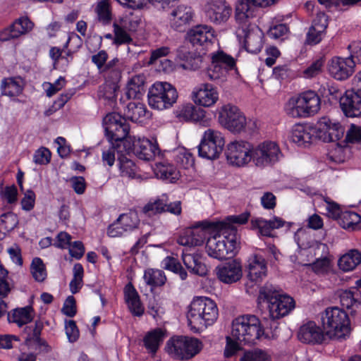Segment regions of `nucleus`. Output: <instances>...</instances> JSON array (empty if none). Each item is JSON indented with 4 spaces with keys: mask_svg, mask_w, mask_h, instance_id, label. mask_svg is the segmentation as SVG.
I'll use <instances>...</instances> for the list:
<instances>
[{
    "mask_svg": "<svg viewBox=\"0 0 361 361\" xmlns=\"http://www.w3.org/2000/svg\"><path fill=\"white\" fill-rule=\"evenodd\" d=\"M324 65V59L319 58L309 64L301 73V76L305 79L315 78L322 73Z\"/></svg>",
    "mask_w": 361,
    "mask_h": 361,
    "instance_id": "54",
    "label": "nucleus"
},
{
    "mask_svg": "<svg viewBox=\"0 0 361 361\" xmlns=\"http://www.w3.org/2000/svg\"><path fill=\"white\" fill-rule=\"evenodd\" d=\"M315 136L314 126L307 123H296L289 130L288 138L299 146L310 143Z\"/></svg>",
    "mask_w": 361,
    "mask_h": 361,
    "instance_id": "27",
    "label": "nucleus"
},
{
    "mask_svg": "<svg viewBox=\"0 0 361 361\" xmlns=\"http://www.w3.org/2000/svg\"><path fill=\"white\" fill-rule=\"evenodd\" d=\"M225 145L223 134L217 130L208 128L202 134L198 145L200 157L214 160L219 157Z\"/></svg>",
    "mask_w": 361,
    "mask_h": 361,
    "instance_id": "10",
    "label": "nucleus"
},
{
    "mask_svg": "<svg viewBox=\"0 0 361 361\" xmlns=\"http://www.w3.org/2000/svg\"><path fill=\"white\" fill-rule=\"evenodd\" d=\"M162 266L165 269L178 274L182 280H185L188 276L187 272L182 267L177 259L174 257H166L162 261Z\"/></svg>",
    "mask_w": 361,
    "mask_h": 361,
    "instance_id": "55",
    "label": "nucleus"
},
{
    "mask_svg": "<svg viewBox=\"0 0 361 361\" xmlns=\"http://www.w3.org/2000/svg\"><path fill=\"white\" fill-rule=\"evenodd\" d=\"M34 23L27 17H21L16 20L9 27L11 36L16 38L32 30Z\"/></svg>",
    "mask_w": 361,
    "mask_h": 361,
    "instance_id": "47",
    "label": "nucleus"
},
{
    "mask_svg": "<svg viewBox=\"0 0 361 361\" xmlns=\"http://www.w3.org/2000/svg\"><path fill=\"white\" fill-rule=\"evenodd\" d=\"M341 304L342 309L338 307H331L325 310L326 316H349L355 313V307H357L359 303L354 298V294L351 290H345L341 295Z\"/></svg>",
    "mask_w": 361,
    "mask_h": 361,
    "instance_id": "29",
    "label": "nucleus"
},
{
    "mask_svg": "<svg viewBox=\"0 0 361 361\" xmlns=\"http://www.w3.org/2000/svg\"><path fill=\"white\" fill-rule=\"evenodd\" d=\"M202 349V343L198 338L185 336H174L166 345L167 353L179 360H189Z\"/></svg>",
    "mask_w": 361,
    "mask_h": 361,
    "instance_id": "7",
    "label": "nucleus"
},
{
    "mask_svg": "<svg viewBox=\"0 0 361 361\" xmlns=\"http://www.w3.org/2000/svg\"><path fill=\"white\" fill-rule=\"evenodd\" d=\"M37 350L47 352L49 350V347L45 341L41 340L26 341L20 346L18 361H36Z\"/></svg>",
    "mask_w": 361,
    "mask_h": 361,
    "instance_id": "31",
    "label": "nucleus"
},
{
    "mask_svg": "<svg viewBox=\"0 0 361 361\" xmlns=\"http://www.w3.org/2000/svg\"><path fill=\"white\" fill-rule=\"evenodd\" d=\"M252 164L260 169L271 166L283 157L279 143L268 140L256 145L252 143Z\"/></svg>",
    "mask_w": 361,
    "mask_h": 361,
    "instance_id": "9",
    "label": "nucleus"
},
{
    "mask_svg": "<svg viewBox=\"0 0 361 361\" xmlns=\"http://www.w3.org/2000/svg\"><path fill=\"white\" fill-rule=\"evenodd\" d=\"M340 226L348 231L361 229V216L352 211H343L338 219Z\"/></svg>",
    "mask_w": 361,
    "mask_h": 361,
    "instance_id": "43",
    "label": "nucleus"
},
{
    "mask_svg": "<svg viewBox=\"0 0 361 361\" xmlns=\"http://www.w3.org/2000/svg\"><path fill=\"white\" fill-rule=\"evenodd\" d=\"M197 106L190 102L182 104L176 109V116L185 121L201 122L205 117L206 111Z\"/></svg>",
    "mask_w": 361,
    "mask_h": 361,
    "instance_id": "32",
    "label": "nucleus"
},
{
    "mask_svg": "<svg viewBox=\"0 0 361 361\" xmlns=\"http://www.w3.org/2000/svg\"><path fill=\"white\" fill-rule=\"evenodd\" d=\"M124 114L126 118L136 123H142L151 117L146 106L140 102H129Z\"/></svg>",
    "mask_w": 361,
    "mask_h": 361,
    "instance_id": "34",
    "label": "nucleus"
},
{
    "mask_svg": "<svg viewBox=\"0 0 361 361\" xmlns=\"http://www.w3.org/2000/svg\"><path fill=\"white\" fill-rule=\"evenodd\" d=\"M195 17V12L191 6L180 4L169 13V25L173 30L182 32L193 23Z\"/></svg>",
    "mask_w": 361,
    "mask_h": 361,
    "instance_id": "20",
    "label": "nucleus"
},
{
    "mask_svg": "<svg viewBox=\"0 0 361 361\" xmlns=\"http://www.w3.org/2000/svg\"><path fill=\"white\" fill-rule=\"evenodd\" d=\"M216 38L215 30L209 25L199 24L188 30L185 39L193 46L207 49Z\"/></svg>",
    "mask_w": 361,
    "mask_h": 361,
    "instance_id": "21",
    "label": "nucleus"
},
{
    "mask_svg": "<svg viewBox=\"0 0 361 361\" xmlns=\"http://www.w3.org/2000/svg\"><path fill=\"white\" fill-rule=\"evenodd\" d=\"M350 156V148L345 145L339 144L334 145L328 152L329 159L335 163H343Z\"/></svg>",
    "mask_w": 361,
    "mask_h": 361,
    "instance_id": "48",
    "label": "nucleus"
},
{
    "mask_svg": "<svg viewBox=\"0 0 361 361\" xmlns=\"http://www.w3.org/2000/svg\"><path fill=\"white\" fill-rule=\"evenodd\" d=\"M208 235L205 250L211 257L226 259L229 255H235L240 248L238 236L233 231L222 228L216 222H213Z\"/></svg>",
    "mask_w": 361,
    "mask_h": 361,
    "instance_id": "3",
    "label": "nucleus"
},
{
    "mask_svg": "<svg viewBox=\"0 0 361 361\" xmlns=\"http://www.w3.org/2000/svg\"><path fill=\"white\" fill-rule=\"evenodd\" d=\"M340 106L348 118H361V93L351 88L340 97Z\"/></svg>",
    "mask_w": 361,
    "mask_h": 361,
    "instance_id": "24",
    "label": "nucleus"
},
{
    "mask_svg": "<svg viewBox=\"0 0 361 361\" xmlns=\"http://www.w3.org/2000/svg\"><path fill=\"white\" fill-rule=\"evenodd\" d=\"M250 217L249 212H245L238 215H231L227 216L224 221L216 222L219 226L224 228H227L231 231H233L234 234L237 235V230L235 224L243 225L245 224Z\"/></svg>",
    "mask_w": 361,
    "mask_h": 361,
    "instance_id": "45",
    "label": "nucleus"
},
{
    "mask_svg": "<svg viewBox=\"0 0 361 361\" xmlns=\"http://www.w3.org/2000/svg\"><path fill=\"white\" fill-rule=\"evenodd\" d=\"M329 75L337 80H345L355 72V62L352 57L334 56L326 65Z\"/></svg>",
    "mask_w": 361,
    "mask_h": 361,
    "instance_id": "22",
    "label": "nucleus"
},
{
    "mask_svg": "<svg viewBox=\"0 0 361 361\" xmlns=\"http://www.w3.org/2000/svg\"><path fill=\"white\" fill-rule=\"evenodd\" d=\"M345 134L346 143L361 144V126L351 124Z\"/></svg>",
    "mask_w": 361,
    "mask_h": 361,
    "instance_id": "62",
    "label": "nucleus"
},
{
    "mask_svg": "<svg viewBox=\"0 0 361 361\" xmlns=\"http://www.w3.org/2000/svg\"><path fill=\"white\" fill-rule=\"evenodd\" d=\"M242 343L235 339L232 336H226V346L224 351V357L230 358L235 356L239 351L243 350L241 347Z\"/></svg>",
    "mask_w": 361,
    "mask_h": 361,
    "instance_id": "57",
    "label": "nucleus"
},
{
    "mask_svg": "<svg viewBox=\"0 0 361 361\" xmlns=\"http://www.w3.org/2000/svg\"><path fill=\"white\" fill-rule=\"evenodd\" d=\"M17 224V217L11 212L4 214L0 216V232L3 234L12 231Z\"/></svg>",
    "mask_w": 361,
    "mask_h": 361,
    "instance_id": "58",
    "label": "nucleus"
},
{
    "mask_svg": "<svg viewBox=\"0 0 361 361\" xmlns=\"http://www.w3.org/2000/svg\"><path fill=\"white\" fill-rule=\"evenodd\" d=\"M112 123L113 114L109 113L103 118L102 126L110 146L106 151L103 152L102 161L104 164H106L109 166H113V132L111 130Z\"/></svg>",
    "mask_w": 361,
    "mask_h": 361,
    "instance_id": "38",
    "label": "nucleus"
},
{
    "mask_svg": "<svg viewBox=\"0 0 361 361\" xmlns=\"http://www.w3.org/2000/svg\"><path fill=\"white\" fill-rule=\"evenodd\" d=\"M126 302L134 316H142L144 306L142 304L138 293L131 283H128L124 288Z\"/></svg>",
    "mask_w": 361,
    "mask_h": 361,
    "instance_id": "36",
    "label": "nucleus"
},
{
    "mask_svg": "<svg viewBox=\"0 0 361 361\" xmlns=\"http://www.w3.org/2000/svg\"><path fill=\"white\" fill-rule=\"evenodd\" d=\"M246 270L248 279L255 283L261 282L267 274L265 259L257 255L250 256L247 260Z\"/></svg>",
    "mask_w": 361,
    "mask_h": 361,
    "instance_id": "28",
    "label": "nucleus"
},
{
    "mask_svg": "<svg viewBox=\"0 0 361 361\" xmlns=\"http://www.w3.org/2000/svg\"><path fill=\"white\" fill-rule=\"evenodd\" d=\"M361 263V253L357 250H350L343 255L338 261L340 269L350 271Z\"/></svg>",
    "mask_w": 361,
    "mask_h": 361,
    "instance_id": "40",
    "label": "nucleus"
},
{
    "mask_svg": "<svg viewBox=\"0 0 361 361\" xmlns=\"http://www.w3.org/2000/svg\"><path fill=\"white\" fill-rule=\"evenodd\" d=\"M97 20L103 25H109L111 22V0H101L97 2L94 9Z\"/></svg>",
    "mask_w": 361,
    "mask_h": 361,
    "instance_id": "46",
    "label": "nucleus"
},
{
    "mask_svg": "<svg viewBox=\"0 0 361 361\" xmlns=\"http://www.w3.org/2000/svg\"><path fill=\"white\" fill-rule=\"evenodd\" d=\"M228 163L236 167H245L252 163V143L240 140L229 142L225 152Z\"/></svg>",
    "mask_w": 361,
    "mask_h": 361,
    "instance_id": "13",
    "label": "nucleus"
},
{
    "mask_svg": "<svg viewBox=\"0 0 361 361\" xmlns=\"http://www.w3.org/2000/svg\"><path fill=\"white\" fill-rule=\"evenodd\" d=\"M140 222L138 214L135 211L121 214L114 221V237L121 236L124 233L137 228Z\"/></svg>",
    "mask_w": 361,
    "mask_h": 361,
    "instance_id": "30",
    "label": "nucleus"
},
{
    "mask_svg": "<svg viewBox=\"0 0 361 361\" xmlns=\"http://www.w3.org/2000/svg\"><path fill=\"white\" fill-rule=\"evenodd\" d=\"M170 156L173 159L176 164L185 169H190L194 165L192 154L185 147H178L173 149Z\"/></svg>",
    "mask_w": 361,
    "mask_h": 361,
    "instance_id": "44",
    "label": "nucleus"
},
{
    "mask_svg": "<svg viewBox=\"0 0 361 361\" xmlns=\"http://www.w3.org/2000/svg\"><path fill=\"white\" fill-rule=\"evenodd\" d=\"M153 171L157 178L169 183L176 182L180 176L179 171L166 161L157 162Z\"/></svg>",
    "mask_w": 361,
    "mask_h": 361,
    "instance_id": "37",
    "label": "nucleus"
},
{
    "mask_svg": "<svg viewBox=\"0 0 361 361\" xmlns=\"http://www.w3.org/2000/svg\"><path fill=\"white\" fill-rule=\"evenodd\" d=\"M1 94L10 97L20 95L23 90V80L20 78H4L1 84Z\"/></svg>",
    "mask_w": 361,
    "mask_h": 361,
    "instance_id": "42",
    "label": "nucleus"
},
{
    "mask_svg": "<svg viewBox=\"0 0 361 361\" xmlns=\"http://www.w3.org/2000/svg\"><path fill=\"white\" fill-rule=\"evenodd\" d=\"M51 153L49 149L42 147L35 151L33 156V161L36 164L46 165L51 161Z\"/></svg>",
    "mask_w": 361,
    "mask_h": 361,
    "instance_id": "63",
    "label": "nucleus"
},
{
    "mask_svg": "<svg viewBox=\"0 0 361 361\" xmlns=\"http://www.w3.org/2000/svg\"><path fill=\"white\" fill-rule=\"evenodd\" d=\"M211 61L207 74L214 81L225 80L228 72L235 68V59L221 50L212 53Z\"/></svg>",
    "mask_w": 361,
    "mask_h": 361,
    "instance_id": "15",
    "label": "nucleus"
},
{
    "mask_svg": "<svg viewBox=\"0 0 361 361\" xmlns=\"http://www.w3.org/2000/svg\"><path fill=\"white\" fill-rule=\"evenodd\" d=\"M315 137L324 142H336L341 140L345 130L342 125L328 117H322L314 126Z\"/></svg>",
    "mask_w": 361,
    "mask_h": 361,
    "instance_id": "16",
    "label": "nucleus"
},
{
    "mask_svg": "<svg viewBox=\"0 0 361 361\" xmlns=\"http://www.w3.org/2000/svg\"><path fill=\"white\" fill-rule=\"evenodd\" d=\"M204 12L209 22L220 25L229 20L233 8L226 0H207Z\"/></svg>",
    "mask_w": 361,
    "mask_h": 361,
    "instance_id": "17",
    "label": "nucleus"
},
{
    "mask_svg": "<svg viewBox=\"0 0 361 361\" xmlns=\"http://www.w3.org/2000/svg\"><path fill=\"white\" fill-rule=\"evenodd\" d=\"M164 333L160 328L148 332L143 339L144 346L150 353L155 354L164 341Z\"/></svg>",
    "mask_w": 361,
    "mask_h": 361,
    "instance_id": "41",
    "label": "nucleus"
},
{
    "mask_svg": "<svg viewBox=\"0 0 361 361\" xmlns=\"http://www.w3.org/2000/svg\"><path fill=\"white\" fill-rule=\"evenodd\" d=\"M105 82L99 87L98 91V97L99 99H103L106 101L108 104H111L113 98V82L111 79H108L107 75H105Z\"/></svg>",
    "mask_w": 361,
    "mask_h": 361,
    "instance_id": "60",
    "label": "nucleus"
},
{
    "mask_svg": "<svg viewBox=\"0 0 361 361\" xmlns=\"http://www.w3.org/2000/svg\"><path fill=\"white\" fill-rule=\"evenodd\" d=\"M142 24L140 15L133 12L123 14L117 24L114 23V44H126L132 41L131 35L137 32Z\"/></svg>",
    "mask_w": 361,
    "mask_h": 361,
    "instance_id": "12",
    "label": "nucleus"
},
{
    "mask_svg": "<svg viewBox=\"0 0 361 361\" xmlns=\"http://www.w3.org/2000/svg\"><path fill=\"white\" fill-rule=\"evenodd\" d=\"M143 278L145 283L152 286H161L166 281L164 272L159 269H147L145 271Z\"/></svg>",
    "mask_w": 361,
    "mask_h": 361,
    "instance_id": "51",
    "label": "nucleus"
},
{
    "mask_svg": "<svg viewBox=\"0 0 361 361\" xmlns=\"http://www.w3.org/2000/svg\"><path fill=\"white\" fill-rule=\"evenodd\" d=\"M219 124L233 133L244 131H252L257 128V121L247 118L240 109L231 104H226L221 106L218 112Z\"/></svg>",
    "mask_w": 361,
    "mask_h": 361,
    "instance_id": "4",
    "label": "nucleus"
},
{
    "mask_svg": "<svg viewBox=\"0 0 361 361\" xmlns=\"http://www.w3.org/2000/svg\"><path fill=\"white\" fill-rule=\"evenodd\" d=\"M312 271L317 275H325L332 271V259L329 256H324L317 259L311 264Z\"/></svg>",
    "mask_w": 361,
    "mask_h": 361,
    "instance_id": "53",
    "label": "nucleus"
},
{
    "mask_svg": "<svg viewBox=\"0 0 361 361\" xmlns=\"http://www.w3.org/2000/svg\"><path fill=\"white\" fill-rule=\"evenodd\" d=\"M278 0H238L235 6L236 22L244 23L254 17L255 9L274 5Z\"/></svg>",
    "mask_w": 361,
    "mask_h": 361,
    "instance_id": "23",
    "label": "nucleus"
},
{
    "mask_svg": "<svg viewBox=\"0 0 361 361\" xmlns=\"http://www.w3.org/2000/svg\"><path fill=\"white\" fill-rule=\"evenodd\" d=\"M167 197L164 195L161 199H158L153 202H149L144 207V212L147 213H159L163 211H168L171 214L178 215L181 213V204L180 201L166 204Z\"/></svg>",
    "mask_w": 361,
    "mask_h": 361,
    "instance_id": "33",
    "label": "nucleus"
},
{
    "mask_svg": "<svg viewBox=\"0 0 361 361\" xmlns=\"http://www.w3.org/2000/svg\"><path fill=\"white\" fill-rule=\"evenodd\" d=\"M234 361H271V357L264 350L255 348L245 350L239 358L235 356Z\"/></svg>",
    "mask_w": 361,
    "mask_h": 361,
    "instance_id": "50",
    "label": "nucleus"
},
{
    "mask_svg": "<svg viewBox=\"0 0 361 361\" xmlns=\"http://www.w3.org/2000/svg\"><path fill=\"white\" fill-rule=\"evenodd\" d=\"M145 77L143 74L132 76L126 85V94L128 99H139L145 92Z\"/></svg>",
    "mask_w": 361,
    "mask_h": 361,
    "instance_id": "39",
    "label": "nucleus"
},
{
    "mask_svg": "<svg viewBox=\"0 0 361 361\" xmlns=\"http://www.w3.org/2000/svg\"><path fill=\"white\" fill-rule=\"evenodd\" d=\"M321 109V99L312 90L290 97L285 105V111L293 118H307L315 115Z\"/></svg>",
    "mask_w": 361,
    "mask_h": 361,
    "instance_id": "5",
    "label": "nucleus"
},
{
    "mask_svg": "<svg viewBox=\"0 0 361 361\" xmlns=\"http://www.w3.org/2000/svg\"><path fill=\"white\" fill-rule=\"evenodd\" d=\"M130 126L126 118L114 111V150L118 154H135L140 159L149 161L159 154L154 139L129 135Z\"/></svg>",
    "mask_w": 361,
    "mask_h": 361,
    "instance_id": "1",
    "label": "nucleus"
},
{
    "mask_svg": "<svg viewBox=\"0 0 361 361\" xmlns=\"http://www.w3.org/2000/svg\"><path fill=\"white\" fill-rule=\"evenodd\" d=\"M269 316H287L295 307L294 299L287 294L273 292L265 295Z\"/></svg>",
    "mask_w": 361,
    "mask_h": 361,
    "instance_id": "19",
    "label": "nucleus"
},
{
    "mask_svg": "<svg viewBox=\"0 0 361 361\" xmlns=\"http://www.w3.org/2000/svg\"><path fill=\"white\" fill-rule=\"evenodd\" d=\"M108 59V54L104 51H100L97 54H94L92 56V61L96 64L97 68L99 69L100 73H103L104 75H106L107 71L110 68V66L113 61L109 62V63L104 66L106 60Z\"/></svg>",
    "mask_w": 361,
    "mask_h": 361,
    "instance_id": "61",
    "label": "nucleus"
},
{
    "mask_svg": "<svg viewBox=\"0 0 361 361\" xmlns=\"http://www.w3.org/2000/svg\"><path fill=\"white\" fill-rule=\"evenodd\" d=\"M216 274L224 283H235L243 276L242 264L238 259L226 262L216 268Z\"/></svg>",
    "mask_w": 361,
    "mask_h": 361,
    "instance_id": "26",
    "label": "nucleus"
},
{
    "mask_svg": "<svg viewBox=\"0 0 361 361\" xmlns=\"http://www.w3.org/2000/svg\"><path fill=\"white\" fill-rule=\"evenodd\" d=\"M323 329L314 322L300 326L298 339L304 343L322 344L327 338H342L350 334V317H321Z\"/></svg>",
    "mask_w": 361,
    "mask_h": 361,
    "instance_id": "2",
    "label": "nucleus"
},
{
    "mask_svg": "<svg viewBox=\"0 0 361 361\" xmlns=\"http://www.w3.org/2000/svg\"><path fill=\"white\" fill-rule=\"evenodd\" d=\"M263 334L259 317H235L232 322V336L244 344L254 343Z\"/></svg>",
    "mask_w": 361,
    "mask_h": 361,
    "instance_id": "8",
    "label": "nucleus"
},
{
    "mask_svg": "<svg viewBox=\"0 0 361 361\" xmlns=\"http://www.w3.org/2000/svg\"><path fill=\"white\" fill-rule=\"evenodd\" d=\"M188 325L190 330L198 334L207 329L206 317H187Z\"/></svg>",
    "mask_w": 361,
    "mask_h": 361,
    "instance_id": "64",
    "label": "nucleus"
},
{
    "mask_svg": "<svg viewBox=\"0 0 361 361\" xmlns=\"http://www.w3.org/2000/svg\"><path fill=\"white\" fill-rule=\"evenodd\" d=\"M212 226L213 222L198 221L191 227L183 230L177 242L179 245L188 247L201 246L204 243Z\"/></svg>",
    "mask_w": 361,
    "mask_h": 361,
    "instance_id": "14",
    "label": "nucleus"
},
{
    "mask_svg": "<svg viewBox=\"0 0 361 361\" xmlns=\"http://www.w3.org/2000/svg\"><path fill=\"white\" fill-rule=\"evenodd\" d=\"M84 269L82 264L77 263L73 268V279L69 283L70 290L75 294L83 286Z\"/></svg>",
    "mask_w": 361,
    "mask_h": 361,
    "instance_id": "52",
    "label": "nucleus"
},
{
    "mask_svg": "<svg viewBox=\"0 0 361 361\" xmlns=\"http://www.w3.org/2000/svg\"><path fill=\"white\" fill-rule=\"evenodd\" d=\"M182 259L184 265L192 274L198 276H205L208 269L203 262L202 257L196 254L187 253L185 250L182 253Z\"/></svg>",
    "mask_w": 361,
    "mask_h": 361,
    "instance_id": "35",
    "label": "nucleus"
},
{
    "mask_svg": "<svg viewBox=\"0 0 361 361\" xmlns=\"http://www.w3.org/2000/svg\"><path fill=\"white\" fill-rule=\"evenodd\" d=\"M253 229H257L260 235L264 236L271 237L272 230L268 220L262 218H255L251 221Z\"/></svg>",
    "mask_w": 361,
    "mask_h": 361,
    "instance_id": "59",
    "label": "nucleus"
},
{
    "mask_svg": "<svg viewBox=\"0 0 361 361\" xmlns=\"http://www.w3.org/2000/svg\"><path fill=\"white\" fill-rule=\"evenodd\" d=\"M30 271L33 278L38 282H42L47 278L45 265L39 257H35L32 259L30 265Z\"/></svg>",
    "mask_w": 361,
    "mask_h": 361,
    "instance_id": "56",
    "label": "nucleus"
},
{
    "mask_svg": "<svg viewBox=\"0 0 361 361\" xmlns=\"http://www.w3.org/2000/svg\"><path fill=\"white\" fill-rule=\"evenodd\" d=\"M188 316H216L218 307L214 300L204 296H195L188 307Z\"/></svg>",
    "mask_w": 361,
    "mask_h": 361,
    "instance_id": "25",
    "label": "nucleus"
},
{
    "mask_svg": "<svg viewBox=\"0 0 361 361\" xmlns=\"http://www.w3.org/2000/svg\"><path fill=\"white\" fill-rule=\"evenodd\" d=\"M249 19L244 23L237 22L239 25L235 34L239 41H243L248 52L256 54L261 51L263 46V32L255 25L249 23Z\"/></svg>",
    "mask_w": 361,
    "mask_h": 361,
    "instance_id": "11",
    "label": "nucleus"
},
{
    "mask_svg": "<svg viewBox=\"0 0 361 361\" xmlns=\"http://www.w3.org/2000/svg\"><path fill=\"white\" fill-rule=\"evenodd\" d=\"M179 97L176 87L166 81H157L149 88L147 102L154 110L165 111L171 109Z\"/></svg>",
    "mask_w": 361,
    "mask_h": 361,
    "instance_id": "6",
    "label": "nucleus"
},
{
    "mask_svg": "<svg viewBox=\"0 0 361 361\" xmlns=\"http://www.w3.org/2000/svg\"><path fill=\"white\" fill-rule=\"evenodd\" d=\"M118 169L122 176L133 178L137 173V166L135 163L127 157L126 153L118 154Z\"/></svg>",
    "mask_w": 361,
    "mask_h": 361,
    "instance_id": "49",
    "label": "nucleus"
},
{
    "mask_svg": "<svg viewBox=\"0 0 361 361\" xmlns=\"http://www.w3.org/2000/svg\"><path fill=\"white\" fill-rule=\"evenodd\" d=\"M190 99L197 106L212 108L219 99V92L213 84L203 82L192 89Z\"/></svg>",
    "mask_w": 361,
    "mask_h": 361,
    "instance_id": "18",
    "label": "nucleus"
}]
</instances>
